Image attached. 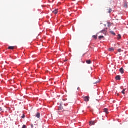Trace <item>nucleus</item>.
I'll return each mask as SVG.
<instances>
[{
	"instance_id": "1",
	"label": "nucleus",
	"mask_w": 128,
	"mask_h": 128,
	"mask_svg": "<svg viewBox=\"0 0 128 128\" xmlns=\"http://www.w3.org/2000/svg\"><path fill=\"white\" fill-rule=\"evenodd\" d=\"M84 100L85 102H90V96H88L84 97Z\"/></svg>"
},
{
	"instance_id": "2",
	"label": "nucleus",
	"mask_w": 128,
	"mask_h": 128,
	"mask_svg": "<svg viewBox=\"0 0 128 128\" xmlns=\"http://www.w3.org/2000/svg\"><path fill=\"white\" fill-rule=\"evenodd\" d=\"M100 32L104 34L105 36H106V29L102 30Z\"/></svg>"
},
{
	"instance_id": "3",
	"label": "nucleus",
	"mask_w": 128,
	"mask_h": 128,
	"mask_svg": "<svg viewBox=\"0 0 128 128\" xmlns=\"http://www.w3.org/2000/svg\"><path fill=\"white\" fill-rule=\"evenodd\" d=\"M94 124H96V122H90V126H94Z\"/></svg>"
},
{
	"instance_id": "4",
	"label": "nucleus",
	"mask_w": 128,
	"mask_h": 128,
	"mask_svg": "<svg viewBox=\"0 0 128 128\" xmlns=\"http://www.w3.org/2000/svg\"><path fill=\"white\" fill-rule=\"evenodd\" d=\"M104 112H105L106 114H108L109 112H108V108H104Z\"/></svg>"
},
{
	"instance_id": "5",
	"label": "nucleus",
	"mask_w": 128,
	"mask_h": 128,
	"mask_svg": "<svg viewBox=\"0 0 128 128\" xmlns=\"http://www.w3.org/2000/svg\"><path fill=\"white\" fill-rule=\"evenodd\" d=\"M116 80H120V76H118L116 78Z\"/></svg>"
},
{
	"instance_id": "6",
	"label": "nucleus",
	"mask_w": 128,
	"mask_h": 128,
	"mask_svg": "<svg viewBox=\"0 0 128 128\" xmlns=\"http://www.w3.org/2000/svg\"><path fill=\"white\" fill-rule=\"evenodd\" d=\"M58 110H60V112H64V108H62V106H60Z\"/></svg>"
},
{
	"instance_id": "7",
	"label": "nucleus",
	"mask_w": 128,
	"mask_h": 128,
	"mask_svg": "<svg viewBox=\"0 0 128 128\" xmlns=\"http://www.w3.org/2000/svg\"><path fill=\"white\" fill-rule=\"evenodd\" d=\"M36 118H40V114L38 112L36 114Z\"/></svg>"
},
{
	"instance_id": "8",
	"label": "nucleus",
	"mask_w": 128,
	"mask_h": 128,
	"mask_svg": "<svg viewBox=\"0 0 128 128\" xmlns=\"http://www.w3.org/2000/svg\"><path fill=\"white\" fill-rule=\"evenodd\" d=\"M120 73L124 74V68H120Z\"/></svg>"
},
{
	"instance_id": "9",
	"label": "nucleus",
	"mask_w": 128,
	"mask_h": 128,
	"mask_svg": "<svg viewBox=\"0 0 128 128\" xmlns=\"http://www.w3.org/2000/svg\"><path fill=\"white\" fill-rule=\"evenodd\" d=\"M86 62L88 64H92V61H90V60H88L86 61Z\"/></svg>"
},
{
	"instance_id": "10",
	"label": "nucleus",
	"mask_w": 128,
	"mask_h": 128,
	"mask_svg": "<svg viewBox=\"0 0 128 128\" xmlns=\"http://www.w3.org/2000/svg\"><path fill=\"white\" fill-rule=\"evenodd\" d=\"M84 76H86V74H84V72H82L80 74V76L82 78H84Z\"/></svg>"
},
{
	"instance_id": "11",
	"label": "nucleus",
	"mask_w": 128,
	"mask_h": 128,
	"mask_svg": "<svg viewBox=\"0 0 128 128\" xmlns=\"http://www.w3.org/2000/svg\"><path fill=\"white\" fill-rule=\"evenodd\" d=\"M109 52H114V48H109Z\"/></svg>"
},
{
	"instance_id": "12",
	"label": "nucleus",
	"mask_w": 128,
	"mask_h": 128,
	"mask_svg": "<svg viewBox=\"0 0 128 128\" xmlns=\"http://www.w3.org/2000/svg\"><path fill=\"white\" fill-rule=\"evenodd\" d=\"M53 14H58V10H55L53 11Z\"/></svg>"
},
{
	"instance_id": "13",
	"label": "nucleus",
	"mask_w": 128,
	"mask_h": 128,
	"mask_svg": "<svg viewBox=\"0 0 128 128\" xmlns=\"http://www.w3.org/2000/svg\"><path fill=\"white\" fill-rule=\"evenodd\" d=\"M8 50H14V46H9Z\"/></svg>"
},
{
	"instance_id": "14",
	"label": "nucleus",
	"mask_w": 128,
	"mask_h": 128,
	"mask_svg": "<svg viewBox=\"0 0 128 128\" xmlns=\"http://www.w3.org/2000/svg\"><path fill=\"white\" fill-rule=\"evenodd\" d=\"M120 48L119 44H117L115 45V48Z\"/></svg>"
},
{
	"instance_id": "15",
	"label": "nucleus",
	"mask_w": 128,
	"mask_h": 128,
	"mask_svg": "<svg viewBox=\"0 0 128 128\" xmlns=\"http://www.w3.org/2000/svg\"><path fill=\"white\" fill-rule=\"evenodd\" d=\"M92 38L95 40H98V36H93Z\"/></svg>"
},
{
	"instance_id": "16",
	"label": "nucleus",
	"mask_w": 128,
	"mask_h": 128,
	"mask_svg": "<svg viewBox=\"0 0 128 128\" xmlns=\"http://www.w3.org/2000/svg\"><path fill=\"white\" fill-rule=\"evenodd\" d=\"M118 40H120V38H122V36L120 34H118Z\"/></svg>"
},
{
	"instance_id": "17",
	"label": "nucleus",
	"mask_w": 128,
	"mask_h": 128,
	"mask_svg": "<svg viewBox=\"0 0 128 128\" xmlns=\"http://www.w3.org/2000/svg\"><path fill=\"white\" fill-rule=\"evenodd\" d=\"M124 8H128V4L127 3L124 4Z\"/></svg>"
},
{
	"instance_id": "18",
	"label": "nucleus",
	"mask_w": 128,
	"mask_h": 128,
	"mask_svg": "<svg viewBox=\"0 0 128 128\" xmlns=\"http://www.w3.org/2000/svg\"><path fill=\"white\" fill-rule=\"evenodd\" d=\"M104 36H99L98 38L99 40H102V38H104Z\"/></svg>"
},
{
	"instance_id": "19",
	"label": "nucleus",
	"mask_w": 128,
	"mask_h": 128,
	"mask_svg": "<svg viewBox=\"0 0 128 128\" xmlns=\"http://www.w3.org/2000/svg\"><path fill=\"white\" fill-rule=\"evenodd\" d=\"M124 92H126V89L123 90L122 93L123 94H125L126 93Z\"/></svg>"
},
{
	"instance_id": "20",
	"label": "nucleus",
	"mask_w": 128,
	"mask_h": 128,
	"mask_svg": "<svg viewBox=\"0 0 128 128\" xmlns=\"http://www.w3.org/2000/svg\"><path fill=\"white\" fill-rule=\"evenodd\" d=\"M107 24H108V27L111 26H112V24H111L110 23V22H108V23Z\"/></svg>"
},
{
	"instance_id": "21",
	"label": "nucleus",
	"mask_w": 128,
	"mask_h": 128,
	"mask_svg": "<svg viewBox=\"0 0 128 128\" xmlns=\"http://www.w3.org/2000/svg\"><path fill=\"white\" fill-rule=\"evenodd\" d=\"M112 12V9H110L108 10V13L110 14V12Z\"/></svg>"
},
{
	"instance_id": "22",
	"label": "nucleus",
	"mask_w": 128,
	"mask_h": 128,
	"mask_svg": "<svg viewBox=\"0 0 128 128\" xmlns=\"http://www.w3.org/2000/svg\"><path fill=\"white\" fill-rule=\"evenodd\" d=\"M111 34H113L114 36H116V33H114V32H111Z\"/></svg>"
},
{
	"instance_id": "23",
	"label": "nucleus",
	"mask_w": 128,
	"mask_h": 128,
	"mask_svg": "<svg viewBox=\"0 0 128 128\" xmlns=\"http://www.w3.org/2000/svg\"><path fill=\"white\" fill-rule=\"evenodd\" d=\"M122 52V49H118V52Z\"/></svg>"
},
{
	"instance_id": "24",
	"label": "nucleus",
	"mask_w": 128,
	"mask_h": 128,
	"mask_svg": "<svg viewBox=\"0 0 128 128\" xmlns=\"http://www.w3.org/2000/svg\"><path fill=\"white\" fill-rule=\"evenodd\" d=\"M100 82V80H99L98 81L96 82L94 84H98V82Z\"/></svg>"
},
{
	"instance_id": "25",
	"label": "nucleus",
	"mask_w": 128,
	"mask_h": 128,
	"mask_svg": "<svg viewBox=\"0 0 128 128\" xmlns=\"http://www.w3.org/2000/svg\"><path fill=\"white\" fill-rule=\"evenodd\" d=\"M21 118H26V116H24V114H23V116Z\"/></svg>"
},
{
	"instance_id": "26",
	"label": "nucleus",
	"mask_w": 128,
	"mask_h": 128,
	"mask_svg": "<svg viewBox=\"0 0 128 128\" xmlns=\"http://www.w3.org/2000/svg\"><path fill=\"white\" fill-rule=\"evenodd\" d=\"M22 128H26V125H24Z\"/></svg>"
},
{
	"instance_id": "27",
	"label": "nucleus",
	"mask_w": 128,
	"mask_h": 128,
	"mask_svg": "<svg viewBox=\"0 0 128 128\" xmlns=\"http://www.w3.org/2000/svg\"><path fill=\"white\" fill-rule=\"evenodd\" d=\"M31 126H32V128H34V124H32Z\"/></svg>"
},
{
	"instance_id": "28",
	"label": "nucleus",
	"mask_w": 128,
	"mask_h": 128,
	"mask_svg": "<svg viewBox=\"0 0 128 128\" xmlns=\"http://www.w3.org/2000/svg\"><path fill=\"white\" fill-rule=\"evenodd\" d=\"M78 90H80V88H78Z\"/></svg>"
},
{
	"instance_id": "29",
	"label": "nucleus",
	"mask_w": 128,
	"mask_h": 128,
	"mask_svg": "<svg viewBox=\"0 0 128 128\" xmlns=\"http://www.w3.org/2000/svg\"><path fill=\"white\" fill-rule=\"evenodd\" d=\"M64 62H67V60H65Z\"/></svg>"
}]
</instances>
